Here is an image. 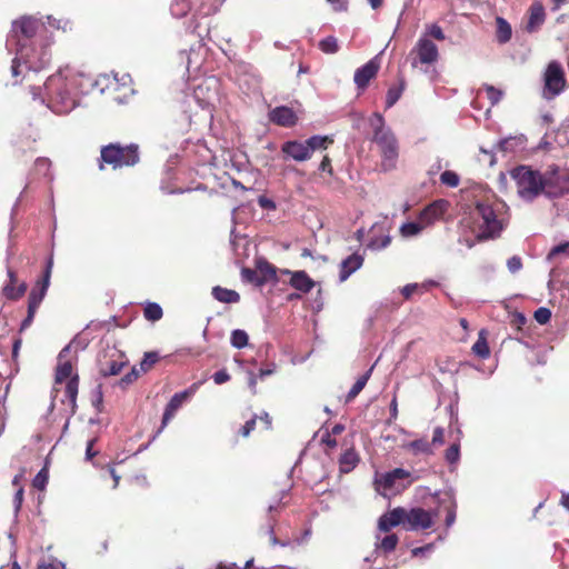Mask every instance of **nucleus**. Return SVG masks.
I'll return each instance as SVG.
<instances>
[{"label": "nucleus", "mask_w": 569, "mask_h": 569, "mask_svg": "<svg viewBox=\"0 0 569 569\" xmlns=\"http://www.w3.org/2000/svg\"><path fill=\"white\" fill-rule=\"evenodd\" d=\"M131 78L123 74L120 79L117 74H101L92 80L90 77L80 73L72 68H61L50 76L43 84V93L40 89H32L33 98L38 96L47 107L57 114H66L79 104V94H87L97 89L101 94L106 91L122 90V96H114L113 100L124 103L133 93L130 87Z\"/></svg>", "instance_id": "f257e3e1"}, {"label": "nucleus", "mask_w": 569, "mask_h": 569, "mask_svg": "<svg viewBox=\"0 0 569 569\" xmlns=\"http://www.w3.org/2000/svg\"><path fill=\"white\" fill-rule=\"evenodd\" d=\"M43 26V22L31 17H23L20 20L13 21L11 34L7 40V47L9 49L16 48L17 51L11 66L13 77H17L22 72V66H24L29 71H39L49 62L47 52H42L36 60V58L29 53L27 47V41L34 36L40 27Z\"/></svg>", "instance_id": "f03ea898"}, {"label": "nucleus", "mask_w": 569, "mask_h": 569, "mask_svg": "<svg viewBox=\"0 0 569 569\" xmlns=\"http://www.w3.org/2000/svg\"><path fill=\"white\" fill-rule=\"evenodd\" d=\"M369 126L372 129V141L378 146L381 156V168L383 171L396 169L399 157V143L391 130L385 122L381 113L375 112L369 118Z\"/></svg>", "instance_id": "7ed1b4c3"}, {"label": "nucleus", "mask_w": 569, "mask_h": 569, "mask_svg": "<svg viewBox=\"0 0 569 569\" xmlns=\"http://www.w3.org/2000/svg\"><path fill=\"white\" fill-rule=\"evenodd\" d=\"M517 186L518 196L525 201H532L543 193V176L529 167L520 166L510 171Z\"/></svg>", "instance_id": "20e7f679"}, {"label": "nucleus", "mask_w": 569, "mask_h": 569, "mask_svg": "<svg viewBox=\"0 0 569 569\" xmlns=\"http://www.w3.org/2000/svg\"><path fill=\"white\" fill-rule=\"evenodd\" d=\"M101 160L113 169L134 166L139 161L138 146L122 147L119 143H110L101 149Z\"/></svg>", "instance_id": "39448f33"}, {"label": "nucleus", "mask_w": 569, "mask_h": 569, "mask_svg": "<svg viewBox=\"0 0 569 569\" xmlns=\"http://www.w3.org/2000/svg\"><path fill=\"white\" fill-rule=\"evenodd\" d=\"M409 477V471L402 468H396L392 471L380 475L377 473L375 477L376 490L383 497L397 495L405 490L410 483V481H408V483H403V481Z\"/></svg>", "instance_id": "423d86ee"}, {"label": "nucleus", "mask_w": 569, "mask_h": 569, "mask_svg": "<svg viewBox=\"0 0 569 569\" xmlns=\"http://www.w3.org/2000/svg\"><path fill=\"white\" fill-rule=\"evenodd\" d=\"M566 86V77L562 66L558 61H551L543 73L542 96L551 100L559 96Z\"/></svg>", "instance_id": "0eeeda50"}, {"label": "nucleus", "mask_w": 569, "mask_h": 569, "mask_svg": "<svg viewBox=\"0 0 569 569\" xmlns=\"http://www.w3.org/2000/svg\"><path fill=\"white\" fill-rule=\"evenodd\" d=\"M476 211L480 218V238L488 239L498 237L503 229V223L502 220L498 219L492 207L480 202L477 204Z\"/></svg>", "instance_id": "6e6552de"}, {"label": "nucleus", "mask_w": 569, "mask_h": 569, "mask_svg": "<svg viewBox=\"0 0 569 569\" xmlns=\"http://www.w3.org/2000/svg\"><path fill=\"white\" fill-rule=\"evenodd\" d=\"M410 56L412 57L411 66L416 68L420 64H433L439 59V50L431 39L427 36H420L415 47L412 48Z\"/></svg>", "instance_id": "1a4fd4ad"}, {"label": "nucleus", "mask_w": 569, "mask_h": 569, "mask_svg": "<svg viewBox=\"0 0 569 569\" xmlns=\"http://www.w3.org/2000/svg\"><path fill=\"white\" fill-rule=\"evenodd\" d=\"M569 192V172L552 169L543 174V193L549 198H558Z\"/></svg>", "instance_id": "9d476101"}, {"label": "nucleus", "mask_w": 569, "mask_h": 569, "mask_svg": "<svg viewBox=\"0 0 569 569\" xmlns=\"http://www.w3.org/2000/svg\"><path fill=\"white\" fill-rule=\"evenodd\" d=\"M438 515V509L429 511L422 508H412L407 511L406 529L411 531L429 529L433 526V518Z\"/></svg>", "instance_id": "9b49d317"}, {"label": "nucleus", "mask_w": 569, "mask_h": 569, "mask_svg": "<svg viewBox=\"0 0 569 569\" xmlns=\"http://www.w3.org/2000/svg\"><path fill=\"white\" fill-rule=\"evenodd\" d=\"M193 99L202 109H209L218 100V83L209 78L199 83L193 90Z\"/></svg>", "instance_id": "f8f14e48"}, {"label": "nucleus", "mask_w": 569, "mask_h": 569, "mask_svg": "<svg viewBox=\"0 0 569 569\" xmlns=\"http://www.w3.org/2000/svg\"><path fill=\"white\" fill-rule=\"evenodd\" d=\"M197 389V385H193L189 390H184L178 393H174L170 401L168 402L164 413L162 417V423L160 429L154 435L153 439L162 432L168 422L173 418L176 411L182 406V403L188 399L190 395H192Z\"/></svg>", "instance_id": "ddd939ff"}, {"label": "nucleus", "mask_w": 569, "mask_h": 569, "mask_svg": "<svg viewBox=\"0 0 569 569\" xmlns=\"http://www.w3.org/2000/svg\"><path fill=\"white\" fill-rule=\"evenodd\" d=\"M51 268L52 259L48 261L42 281L38 282L36 288H33L29 295V307L38 309L40 303L42 302L50 283Z\"/></svg>", "instance_id": "4468645a"}, {"label": "nucleus", "mask_w": 569, "mask_h": 569, "mask_svg": "<svg viewBox=\"0 0 569 569\" xmlns=\"http://www.w3.org/2000/svg\"><path fill=\"white\" fill-rule=\"evenodd\" d=\"M269 120L278 126L290 128L297 123L298 117L291 108L280 106L269 111Z\"/></svg>", "instance_id": "2eb2a0df"}, {"label": "nucleus", "mask_w": 569, "mask_h": 569, "mask_svg": "<svg viewBox=\"0 0 569 569\" xmlns=\"http://www.w3.org/2000/svg\"><path fill=\"white\" fill-rule=\"evenodd\" d=\"M407 510L403 508H395L390 512L383 513L378 521V528L380 531L387 532L391 528L402 523L406 527Z\"/></svg>", "instance_id": "dca6fc26"}, {"label": "nucleus", "mask_w": 569, "mask_h": 569, "mask_svg": "<svg viewBox=\"0 0 569 569\" xmlns=\"http://www.w3.org/2000/svg\"><path fill=\"white\" fill-rule=\"evenodd\" d=\"M281 151L287 158L298 162H302L311 158L308 152V146H306V142L297 140L284 142L281 147Z\"/></svg>", "instance_id": "f3484780"}, {"label": "nucleus", "mask_w": 569, "mask_h": 569, "mask_svg": "<svg viewBox=\"0 0 569 569\" xmlns=\"http://www.w3.org/2000/svg\"><path fill=\"white\" fill-rule=\"evenodd\" d=\"M448 206H449L448 201L437 200V201L432 202L431 204H429L428 207H426L421 211L419 218L423 222V224L426 227H428L445 214V212L448 209Z\"/></svg>", "instance_id": "a211bd4d"}, {"label": "nucleus", "mask_w": 569, "mask_h": 569, "mask_svg": "<svg viewBox=\"0 0 569 569\" xmlns=\"http://www.w3.org/2000/svg\"><path fill=\"white\" fill-rule=\"evenodd\" d=\"M379 70V63L376 59H371L355 72V83L359 89H365L369 81L376 77Z\"/></svg>", "instance_id": "6ab92c4d"}, {"label": "nucleus", "mask_w": 569, "mask_h": 569, "mask_svg": "<svg viewBox=\"0 0 569 569\" xmlns=\"http://www.w3.org/2000/svg\"><path fill=\"white\" fill-rule=\"evenodd\" d=\"M290 276V286L296 290L308 293L315 287V281L305 271H290L284 269L281 271Z\"/></svg>", "instance_id": "aec40b11"}, {"label": "nucleus", "mask_w": 569, "mask_h": 569, "mask_svg": "<svg viewBox=\"0 0 569 569\" xmlns=\"http://www.w3.org/2000/svg\"><path fill=\"white\" fill-rule=\"evenodd\" d=\"M363 257L358 253H352L341 261L340 264V281H346L353 272L362 267Z\"/></svg>", "instance_id": "412c9836"}, {"label": "nucleus", "mask_w": 569, "mask_h": 569, "mask_svg": "<svg viewBox=\"0 0 569 569\" xmlns=\"http://www.w3.org/2000/svg\"><path fill=\"white\" fill-rule=\"evenodd\" d=\"M71 350V345H67L59 353V363L56 372V381L62 382L67 380L72 375V363L69 359H67L68 353Z\"/></svg>", "instance_id": "4be33fe9"}, {"label": "nucleus", "mask_w": 569, "mask_h": 569, "mask_svg": "<svg viewBox=\"0 0 569 569\" xmlns=\"http://www.w3.org/2000/svg\"><path fill=\"white\" fill-rule=\"evenodd\" d=\"M546 12L541 2L536 1L529 8V18L526 29L529 32H535L545 22Z\"/></svg>", "instance_id": "5701e85b"}, {"label": "nucleus", "mask_w": 569, "mask_h": 569, "mask_svg": "<svg viewBox=\"0 0 569 569\" xmlns=\"http://www.w3.org/2000/svg\"><path fill=\"white\" fill-rule=\"evenodd\" d=\"M8 278L9 281L4 284L2 291L6 298L11 300H17L22 297L27 291V283L21 282L18 287H16L17 276L13 270L8 269Z\"/></svg>", "instance_id": "b1692460"}, {"label": "nucleus", "mask_w": 569, "mask_h": 569, "mask_svg": "<svg viewBox=\"0 0 569 569\" xmlns=\"http://www.w3.org/2000/svg\"><path fill=\"white\" fill-rule=\"evenodd\" d=\"M367 248L371 250H381L389 246L391 238L388 233L383 232L382 227L373 226Z\"/></svg>", "instance_id": "393cba45"}, {"label": "nucleus", "mask_w": 569, "mask_h": 569, "mask_svg": "<svg viewBox=\"0 0 569 569\" xmlns=\"http://www.w3.org/2000/svg\"><path fill=\"white\" fill-rule=\"evenodd\" d=\"M526 138L523 136L508 137L500 140L496 149L502 153H512L525 147Z\"/></svg>", "instance_id": "a878e982"}, {"label": "nucleus", "mask_w": 569, "mask_h": 569, "mask_svg": "<svg viewBox=\"0 0 569 569\" xmlns=\"http://www.w3.org/2000/svg\"><path fill=\"white\" fill-rule=\"evenodd\" d=\"M439 503L445 506V510H446V526L449 528L456 521L457 503H456V499H455L453 492L451 490L445 492L443 498L439 499Z\"/></svg>", "instance_id": "bb28decb"}, {"label": "nucleus", "mask_w": 569, "mask_h": 569, "mask_svg": "<svg viewBox=\"0 0 569 569\" xmlns=\"http://www.w3.org/2000/svg\"><path fill=\"white\" fill-rule=\"evenodd\" d=\"M402 447L415 456L433 453V448H431V443L423 438L405 443Z\"/></svg>", "instance_id": "cd10ccee"}, {"label": "nucleus", "mask_w": 569, "mask_h": 569, "mask_svg": "<svg viewBox=\"0 0 569 569\" xmlns=\"http://www.w3.org/2000/svg\"><path fill=\"white\" fill-rule=\"evenodd\" d=\"M212 296L224 303H236L240 300V295L237 291L219 286L212 288Z\"/></svg>", "instance_id": "c85d7f7f"}, {"label": "nucleus", "mask_w": 569, "mask_h": 569, "mask_svg": "<svg viewBox=\"0 0 569 569\" xmlns=\"http://www.w3.org/2000/svg\"><path fill=\"white\" fill-rule=\"evenodd\" d=\"M359 462V456L353 449L347 450L339 460L340 471L341 472H350L356 468Z\"/></svg>", "instance_id": "c756f323"}, {"label": "nucleus", "mask_w": 569, "mask_h": 569, "mask_svg": "<svg viewBox=\"0 0 569 569\" xmlns=\"http://www.w3.org/2000/svg\"><path fill=\"white\" fill-rule=\"evenodd\" d=\"M187 58V71L190 76H196L202 64V54L193 49L189 53L183 52Z\"/></svg>", "instance_id": "7c9ffc66"}, {"label": "nucleus", "mask_w": 569, "mask_h": 569, "mask_svg": "<svg viewBox=\"0 0 569 569\" xmlns=\"http://www.w3.org/2000/svg\"><path fill=\"white\" fill-rule=\"evenodd\" d=\"M124 361L109 360L100 363V373L104 377L117 376L121 372Z\"/></svg>", "instance_id": "2f4dec72"}, {"label": "nucleus", "mask_w": 569, "mask_h": 569, "mask_svg": "<svg viewBox=\"0 0 569 569\" xmlns=\"http://www.w3.org/2000/svg\"><path fill=\"white\" fill-rule=\"evenodd\" d=\"M497 22V39L500 43H506L510 40L512 31L511 26L501 17L496 19Z\"/></svg>", "instance_id": "473e14b6"}, {"label": "nucleus", "mask_w": 569, "mask_h": 569, "mask_svg": "<svg viewBox=\"0 0 569 569\" xmlns=\"http://www.w3.org/2000/svg\"><path fill=\"white\" fill-rule=\"evenodd\" d=\"M425 228H427L423 222L418 219V221H410L407 223H403L400 227V233L405 238L413 237L419 234Z\"/></svg>", "instance_id": "72a5a7b5"}, {"label": "nucleus", "mask_w": 569, "mask_h": 569, "mask_svg": "<svg viewBox=\"0 0 569 569\" xmlns=\"http://www.w3.org/2000/svg\"><path fill=\"white\" fill-rule=\"evenodd\" d=\"M327 136H312L309 139H307L306 146H308V152L310 157L316 150L326 149L328 142H331Z\"/></svg>", "instance_id": "f704fd0d"}, {"label": "nucleus", "mask_w": 569, "mask_h": 569, "mask_svg": "<svg viewBox=\"0 0 569 569\" xmlns=\"http://www.w3.org/2000/svg\"><path fill=\"white\" fill-rule=\"evenodd\" d=\"M372 369H373V367H371L365 375H362L361 377H359L357 379V381L355 382V385L351 387V389L349 390V392L347 395L348 401L355 399L361 392V390L365 388L367 381L370 378Z\"/></svg>", "instance_id": "c9c22d12"}, {"label": "nucleus", "mask_w": 569, "mask_h": 569, "mask_svg": "<svg viewBox=\"0 0 569 569\" xmlns=\"http://www.w3.org/2000/svg\"><path fill=\"white\" fill-rule=\"evenodd\" d=\"M472 351L475 352V355H477L478 357H480L482 359H486L489 357L490 349H489L487 339L485 337L483 330L479 332L478 340L472 346Z\"/></svg>", "instance_id": "e433bc0d"}, {"label": "nucleus", "mask_w": 569, "mask_h": 569, "mask_svg": "<svg viewBox=\"0 0 569 569\" xmlns=\"http://www.w3.org/2000/svg\"><path fill=\"white\" fill-rule=\"evenodd\" d=\"M143 316L147 320L154 322L162 318L163 311L160 305L148 302L143 309Z\"/></svg>", "instance_id": "4c0bfd02"}, {"label": "nucleus", "mask_w": 569, "mask_h": 569, "mask_svg": "<svg viewBox=\"0 0 569 569\" xmlns=\"http://www.w3.org/2000/svg\"><path fill=\"white\" fill-rule=\"evenodd\" d=\"M241 277L244 281L251 282L257 287H261L266 283V279L259 276V270L243 268L241 270Z\"/></svg>", "instance_id": "58836bf2"}, {"label": "nucleus", "mask_w": 569, "mask_h": 569, "mask_svg": "<svg viewBox=\"0 0 569 569\" xmlns=\"http://www.w3.org/2000/svg\"><path fill=\"white\" fill-rule=\"evenodd\" d=\"M249 337L244 330L236 329L231 332L230 342L237 349L244 348L248 345Z\"/></svg>", "instance_id": "ea45409f"}, {"label": "nucleus", "mask_w": 569, "mask_h": 569, "mask_svg": "<svg viewBox=\"0 0 569 569\" xmlns=\"http://www.w3.org/2000/svg\"><path fill=\"white\" fill-rule=\"evenodd\" d=\"M405 83L401 81L399 86L389 88L386 97V108H391L401 97Z\"/></svg>", "instance_id": "a19ab883"}, {"label": "nucleus", "mask_w": 569, "mask_h": 569, "mask_svg": "<svg viewBox=\"0 0 569 569\" xmlns=\"http://www.w3.org/2000/svg\"><path fill=\"white\" fill-rule=\"evenodd\" d=\"M190 10V4L188 0H174L170 7V11L172 16L177 18L184 17Z\"/></svg>", "instance_id": "79ce46f5"}, {"label": "nucleus", "mask_w": 569, "mask_h": 569, "mask_svg": "<svg viewBox=\"0 0 569 569\" xmlns=\"http://www.w3.org/2000/svg\"><path fill=\"white\" fill-rule=\"evenodd\" d=\"M259 276L266 279V282L276 278V269L267 261H259L258 264Z\"/></svg>", "instance_id": "37998d69"}, {"label": "nucleus", "mask_w": 569, "mask_h": 569, "mask_svg": "<svg viewBox=\"0 0 569 569\" xmlns=\"http://www.w3.org/2000/svg\"><path fill=\"white\" fill-rule=\"evenodd\" d=\"M421 36H427L428 39L433 38L438 41H443L446 39L442 28L437 23L427 26L425 32Z\"/></svg>", "instance_id": "c03bdc74"}, {"label": "nucleus", "mask_w": 569, "mask_h": 569, "mask_svg": "<svg viewBox=\"0 0 569 569\" xmlns=\"http://www.w3.org/2000/svg\"><path fill=\"white\" fill-rule=\"evenodd\" d=\"M440 181L445 186L456 188L459 186L460 178L455 171L447 170L441 173Z\"/></svg>", "instance_id": "a18cd8bd"}, {"label": "nucleus", "mask_w": 569, "mask_h": 569, "mask_svg": "<svg viewBox=\"0 0 569 569\" xmlns=\"http://www.w3.org/2000/svg\"><path fill=\"white\" fill-rule=\"evenodd\" d=\"M319 47L325 53H336L339 48L337 39L331 36L322 39Z\"/></svg>", "instance_id": "49530a36"}, {"label": "nucleus", "mask_w": 569, "mask_h": 569, "mask_svg": "<svg viewBox=\"0 0 569 569\" xmlns=\"http://www.w3.org/2000/svg\"><path fill=\"white\" fill-rule=\"evenodd\" d=\"M445 458L448 463L455 465L460 459V445L459 443H452L447 450Z\"/></svg>", "instance_id": "de8ad7c7"}, {"label": "nucleus", "mask_w": 569, "mask_h": 569, "mask_svg": "<svg viewBox=\"0 0 569 569\" xmlns=\"http://www.w3.org/2000/svg\"><path fill=\"white\" fill-rule=\"evenodd\" d=\"M66 395L70 399L72 406L76 405L78 395V379L77 377L71 378L66 386Z\"/></svg>", "instance_id": "09e8293b"}, {"label": "nucleus", "mask_w": 569, "mask_h": 569, "mask_svg": "<svg viewBox=\"0 0 569 569\" xmlns=\"http://www.w3.org/2000/svg\"><path fill=\"white\" fill-rule=\"evenodd\" d=\"M398 545V537L397 535L392 533V535H388L386 536L381 542H380V548L385 551V552H391L396 549Z\"/></svg>", "instance_id": "8fccbe9b"}, {"label": "nucleus", "mask_w": 569, "mask_h": 569, "mask_svg": "<svg viewBox=\"0 0 569 569\" xmlns=\"http://www.w3.org/2000/svg\"><path fill=\"white\" fill-rule=\"evenodd\" d=\"M483 88L492 106L497 104L501 100L503 92L500 89H497L490 84H486Z\"/></svg>", "instance_id": "3c124183"}, {"label": "nucleus", "mask_w": 569, "mask_h": 569, "mask_svg": "<svg viewBox=\"0 0 569 569\" xmlns=\"http://www.w3.org/2000/svg\"><path fill=\"white\" fill-rule=\"evenodd\" d=\"M159 359L157 352H147L140 362V369L142 371H148Z\"/></svg>", "instance_id": "603ef678"}, {"label": "nucleus", "mask_w": 569, "mask_h": 569, "mask_svg": "<svg viewBox=\"0 0 569 569\" xmlns=\"http://www.w3.org/2000/svg\"><path fill=\"white\" fill-rule=\"evenodd\" d=\"M536 321L540 325H546L551 318V311L548 308L541 307L535 311Z\"/></svg>", "instance_id": "864d4df0"}, {"label": "nucleus", "mask_w": 569, "mask_h": 569, "mask_svg": "<svg viewBox=\"0 0 569 569\" xmlns=\"http://www.w3.org/2000/svg\"><path fill=\"white\" fill-rule=\"evenodd\" d=\"M48 482V472L46 469L40 470L33 479V487L43 490Z\"/></svg>", "instance_id": "5fc2aeb1"}, {"label": "nucleus", "mask_w": 569, "mask_h": 569, "mask_svg": "<svg viewBox=\"0 0 569 569\" xmlns=\"http://www.w3.org/2000/svg\"><path fill=\"white\" fill-rule=\"evenodd\" d=\"M102 402H103V392H102V388H101V386H98V387L93 390V395H92V405H93V407H94L98 411H101V410H102Z\"/></svg>", "instance_id": "6e6d98bb"}, {"label": "nucleus", "mask_w": 569, "mask_h": 569, "mask_svg": "<svg viewBox=\"0 0 569 569\" xmlns=\"http://www.w3.org/2000/svg\"><path fill=\"white\" fill-rule=\"evenodd\" d=\"M507 267L511 273L518 272L522 268L521 258L518 256H513V257L509 258L507 261Z\"/></svg>", "instance_id": "4d7b16f0"}, {"label": "nucleus", "mask_w": 569, "mask_h": 569, "mask_svg": "<svg viewBox=\"0 0 569 569\" xmlns=\"http://www.w3.org/2000/svg\"><path fill=\"white\" fill-rule=\"evenodd\" d=\"M443 442H445V430L441 427H437L433 430L432 441L430 442L431 448L433 446H441V445H443Z\"/></svg>", "instance_id": "13d9d810"}, {"label": "nucleus", "mask_w": 569, "mask_h": 569, "mask_svg": "<svg viewBox=\"0 0 569 569\" xmlns=\"http://www.w3.org/2000/svg\"><path fill=\"white\" fill-rule=\"evenodd\" d=\"M433 550V543H428L422 547H417L411 550L413 557L425 556Z\"/></svg>", "instance_id": "bf43d9fd"}, {"label": "nucleus", "mask_w": 569, "mask_h": 569, "mask_svg": "<svg viewBox=\"0 0 569 569\" xmlns=\"http://www.w3.org/2000/svg\"><path fill=\"white\" fill-rule=\"evenodd\" d=\"M37 309L28 306V315L26 319L21 322L20 330H26L33 321Z\"/></svg>", "instance_id": "052dcab7"}, {"label": "nucleus", "mask_w": 569, "mask_h": 569, "mask_svg": "<svg viewBox=\"0 0 569 569\" xmlns=\"http://www.w3.org/2000/svg\"><path fill=\"white\" fill-rule=\"evenodd\" d=\"M212 378L216 385H222L230 380V375L226 370H219Z\"/></svg>", "instance_id": "680f3d73"}, {"label": "nucleus", "mask_w": 569, "mask_h": 569, "mask_svg": "<svg viewBox=\"0 0 569 569\" xmlns=\"http://www.w3.org/2000/svg\"><path fill=\"white\" fill-rule=\"evenodd\" d=\"M138 376H139V372L137 371V369L133 368L129 373H127L124 377L121 378L120 385L128 386L131 382H133L138 378Z\"/></svg>", "instance_id": "e2e57ef3"}, {"label": "nucleus", "mask_w": 569, "mask_h": 569, "mask_svg": "<svg viewBox=\"0 0 569 569\" xmlns=\"http://www.w3.org/2000/svg\"><path fill=\"white\" fill-rule=\"evenodd\" d=\"M418 288L419 286L417 283H409L401 289V293L408 299L418 290Z\"/></svg>", "instance_id": "0e129e2a"}, {"label": "nucleus", "mask_w": 569, "mask_h": 569, "mask_svg": "<svg viewBox=\"0 0 569 569\" xmlns=\"http://www.w3.org/2000/svg\"><path fill=\"white\" fill-rule=\"evenodd\" d=\"M23 501V488L19 487L13 498L16 511H19Z\"/></svg>", "instance_id": "69168bd1"}, {"label": "nucleus", "mask_w": 569, "mask_h": 569, "mask_svg": "<svg viewBox=\"0 0 569 569\" xmlns=\"http://www.w3.org/2000/svg\"><path fill=\"white\" fill-rule=\"evenodd\" d=\"M256 418L248 420L244 426L241 428V435L243 437H248L250 432L254 429Z\"/></svg>", "instance_id": "338daca9"}, {"label": "nucleus", "mask_w": 569, "mask_h": 569, "mask_svg": "<svg viewBox=\"0 0 569 569\" xmlns=\"http://www.w3.org/2000/svg\"><path fill=\"white\" fill-rule=\"evenodd\" d=\"M38 569H66L64 563L60 561H51L49 563H42L38 567Z\"/></svg>", "instance_id": "774afa93"}]
</instances>
